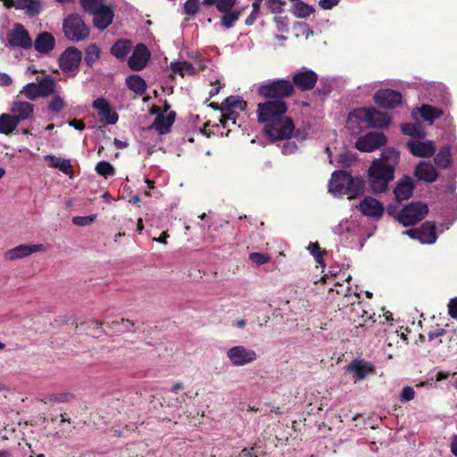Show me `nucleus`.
I'll return each mask as SVG.
<instances>
[{"instance_id": "393cba45", "label": "nucleus", "mask_w": 457, "mask_h": 457, "mask_svg": "<svg viewBox=\"0 0 457 457\" xmlns=\"http://www.w3.org/2000/svg\"><path fill=\"white\" fill-rule=\"evenodd\" d=\"M12 116L17 119L20 123L32 117L34 112V104L25 101H15L12 104Z\"/></svg>"}, {"instance_id": "f257e3e1", "label": "nucleus", "mask_w": 457, "mask_h": 457, "mask_svg": "<svg viewBox=\"0 0 457 457\" xmlns=\"http://www.w3.org/2000/svg\"><path fill=\"white\" fill-rule=\"evenodd\" d=\"M399 159L398 151L386 148L379 158L373 160L368 170V182L374 194L383 193L388 189L389 183L395 179Z\"/></svg>"}, {"instance_id": "dca6fc26", "label": "nucleus", "mask_w": 457, "mask_h": 457, "mask_svg": "<svg viewBox=\"0 0 457 457\" xmlns=\"http://www.w3.org/2000/svg\"><path fill=\"white\" fill-rule=\"evenodd\" d=\"M92 107L97 111L101 121L108 125H114L118 121V113L111 107L110 103L105 98L96 99Z\"/></svg>"}, {"instance_id": "6ab92c4d", "label": "nucleus", "mask_w": 457, "mask_h": 457, "mask_svg": "<svg viewBox=\"0 0 457 457\" xmlns=\"http://www.w3.org/2000/svg\"><path fill=\"white\" fill-rule=\"evenodd\" d=\"M46 247L42 244L19 245L4 253V258L8 261H16L31 255L34 253L43 252Z\"/></svg>"}, {"instance_id": "603ef678", "label": "nucleus", "mask_w": 457, "mask_h": 457, "mask_svg": "<svg viewBox=\"0 0 457 457\" xmlns=\"http://www.w3.org/2000/svg\"><path fill=\"white\" fill-rule=\"evenodd\" d=\"M373 316H374V313L371 314L368 312V314H365V317L361 318V320L363 323H359V325L355 326L354 328L352 330L353 335L359 336L363 331H365L366 330L365 325L369 320H371V322L374 323L376 320L373 319Z\"/></svg>"}, {"instance_id": "0eeeda50", "label": "nucleus", "mask_w": 457, "mask_h": 457, "mask_svg": "<svg viewBox=\"0 0 457 457\" xmlns=\"http://www.w3.org/2000/svg\"><path fill=\"white\" fill-rule=\"evenodd\" d=\"M428 212V207L421 202H413L404 206L397 214V220L404 227L414 225L423 220Z\"/></svg>"}, {"instance_id": "69168bd1", "label": "nucleus", "mask_w": 457, "mask_h": 457, "mask_svg": "<svg viewBox=\"0 0 457 457\" xmlns=\"http://www.w3.org/2000/svg\"><path fill=\"white\" fill-rule=\"evenodd\" d=\"M12 84V78L7 73L0 71V86L9 87Z\"/></svg>"}, {"instance_id": "09e8293b", "label": "nucleus", "mask_w": 457, "mask_h": 457, "mask_svg": "<svg viewBox=\"0 0 457 457\" xmlns=\"http://www.w3.org/2000/svg\"><path fill=\"white\" fill-rule=\"evenodd\" d=\"M262 2L261 0H255L252 4V12L245 20V24L246 26H252L257 20L260 15V8Z\"/></svg>"}, {"instance_id": "e433bc0d", "label": "nucleus", "mask_w": 457, "mask_h": 457, "mask_svg": "<svg viewBox=\"0 0 457 457\" xmlns=\"http://www.w3.org/2000/svg\"><path fill=\"white\" fill-rule=\"evenodd\" d=\"M246 102L240 96H229L225 99L221 104V112L236 111L238 109L244 111L246 108Z\"/></svg>"}, {"instance_id": "473e14b6", "label": "nucleus", "mask_w": 457, "mask_h": 457, "mask_svg": "<svg viewBox=\"0 0 457 457\" xmlns=\"http://www.w3.org/2000/svg\"><path fill=\"white\" fill-rule=\"evenodd\" d=\"M245 11V7H241L238 9H235L229 11L228 12H224L220 18V25L225 29H231L235 23L239 20L243 12Z\"/></svg>"}, {"instance_id": "f03ea898", "label": "nucleus", "mask_w": 457, "mask_h": 457, "mask_svg": "<svg viewBox=\"0 0 457 457\" xmlns=\"http://www.w3.org/2000/svg\"><path fill=\"white\" fill-rule=\"evenodd\" d=\"M257 94L262 98L285 101L295 94L294 85L290 80L277 79L261 84Z\"/></svg>"}, {"instance_id": "0e129e2a", "label": "nucleus", "mask_w": 457, "mask_h": 457, "mask_svg": "<svg viewBox=\"0 0 457 457\" xmlns=\"http://www.w3.org/2000/svg\"><path fill=\"white\" fill-rule=\"evenodd\" d=\"M448 314L453 318H457V298H453L448 303Z\"/></svg>"}, {"instance_id": "4be33fe9", "label": "nucleus", "mask_w": 457, "mask_h": 457, "mask_svg": "<svg viewBox=\"0 0 457 457\" xmlns=\"http://www.w3.org/2000/svg\"><path fill=\"white\" fill-rule=\"evenodd\" d=\"M93 14V25L99 30H104L112 22L114 12L111 6L104 5Z\"/></svg>"}, {"instance_id": "4c0bfd02", "label": "nucleus", "mask_w": 457, "mask_h": 457, "mask_svg": "<svg viewBox=\"0 0 457 457\" xmlns=\"http://www.w3.org/2000/svg\"><path fill=\"white\" fill-rule=\"evenodd\" d=\"M401 131L404 135L419 139L423 138L426 136L424 129L420 127V125L416 123H402Z\"/></svg>"}, {"instance_id": "39448f33", "label": "nucleus", "mask_w": 457, "mask_h": 457, "mask_svg": "<svg viewBox=\"0 0 457 457\" xmlns=\"http://www.w3.org/2000/svg\"><path fill=\"white\" fill-rule=\"evenodd\" d=\"M264 101L257 104L256 114L259 123L265 124L273 121L287 113L288 106L286 101L263 98Z\"/></svg>"}, {"instance_id": "412c9836", "label": "nucleus", "mask_w": 457, "mask_h": 457, "mask_svg": "<svg viewBox=\"0 0 457 457\" xmlns=\"http://www.w3.org/2000/svg\"><path fill=\"white\" fill-rule=\"evenodd\" d=\"M407 147L412 155L417 157H431L436 152V146L433 141H414L410 140L407 143Z\"/></svg>"}, {"instance_id": "ddd939ff", "label": "nucleus", "mask_w": 457, "mask_h": 457, "mask_svg": "<svg viewBox=\"0 0 457 457\" xmlns=\"http://www.w3.org/2000/svg\"><path fill=\"white\" fill-rule=\"evenodd\" d=\"M387 138L382 132H370L361 137L355 143V147L361 152H372L386 145Z\"/></svg>"}, {"instance_id": "cd10ccee", "label": "nucleus", "mask_w": 457, "mask_h": 457, "mask_svg": "<svg viewBox=\"0 0 457 457\" xmlns=\"http://www.w3.org/2000/svg\"><path fill=\"white\" fill-rule=\"evenodd\" d=\"M37 83L40 97L46 98L55 93L57 83L52 76L37 77Z\"/></svg>"}, {"instance_id": "bf43d9fd", "label": "nucleus", "mask_w": 457, "mask_h": 457, "mask_svg": "<svg viewBox=\"0 0 457 457\" xmlns=\"http://www.w3.org/2000/svg\"><path fill=\"white\" fill-rule=\"evenodd\" d=\"M415 396V391L411 386H404L401 392L400 399L402 402H409Z\"/></svg>"}, {"instance_id": "e2e57ef3", "label": "nucleus", "mask_w": 457, "mask_h": 457, "mask_svg": "<svg viewBox=\"0 0 457 457\" xmlns=\"http://www.w3.org/2000/svg\"><path fill=\"white\" fill-rule=\"evenodd\" d=\"M340 0H320L319 6L323 10H330L337 5Z\"/></svg>"}, {"instance_id": "680f3d73", "label": "nucleus", "mask_w": 457, "mask_h": 457, "mask_svg": "<svg viewBox=\"0 0 457 457\" xmlns=\"http://www.w3.org/2000/svg\"><path fill=\"white\" fill-rule=\"evenodd\" d=\"M445 333H446L445 329V328H439V327H438V325H437L436 328H434V329L430 330V331L428 333V341L432 342V341H434L436 337H442V336H444Z\"/></svg>"}, {"instance_id": "a211bd4d", "label": "nucleus", "mask_w": 457, "mask_h": 457, "mask_svg": "<svg viewBox=\"0 0 457 457\" xmlns=\"http://www.w3.org/2000/svg\"><path fill=\"white\" fill-rule=\"evenodd\" d=\"M318 81V75L312 70H305L295 73L292 78L294 88L301 91H309L314 88Z\"/></svg>"}, {"instance_id": "6e6552de", "label": "nucleus", "mask_w": 457, "mask_h": 457, "mask_svg": "<svg viewBox=\"0 0 457 457\" xmlns=\"http://www.w3.org/2000/svg\"><path fill=\"white\" fill-rule=\"evenodd\" d=\"M403 233L425 245H432L437 239L436 224L429 220L423 222L419 228L407 229Z\"/></svg>"}, {"instance_id": "423d86ee", "label": "nucleus", "mask_w": 457, "mask_h": 457, "mask_svg": "<svg viewBox=\"0 0 457 457\" xmlns=\"http://www.w3.org/2000/svg\"><path fill=\"white\" fill-rule=\"evenodd\" d=\"M350 115L363 120L371 128L384 129L389 126L391 122V118L387 113L382 112L374 107L356 109Z\"/></svg>"}, {"instance_id": "49530a36", "label": "nucleus", "mask_w": 457, "mask_h": 457, "mask_svg": "<svg viewBox=\"0 0 457 457\" xmlns=\"http://www.w3.org/2000/svg\"><path fill=\"white\" fill-rule=\"evenodd\" d=\"M96 171L97 174L104 176V178L113 176L115 174L114 167L106 161L99 162L96 166Z\"/></svg>"}, {"instance_id": "72a5a7b5", "label": "nucleus", "mask_w": 457, "mask_h": 457, "mask_svg": "<svg viewBox=\"0 0 457 457\" xmlns=\"http://www.w3.org/2000/svg\"><path fill=\"white\" fill-rule=\"evenodd\" d=\"M19 125L17 119L12 114L3 113L0 115V133L4 135L12 134Z\"/></svg>"}, {"instance_id": "5701e85b", "label": "nucleus", "mask_w": 457, "mask_h": 457, "mask_svg": "<svg viewBox=\"0 0 457 457\" xmlns=\"http://www.w3.org/2000/svg\"><path fill=\"white\" fill-rule=\"evenodd\" d=\"M354 374L355 380L364 379L369 374L375 373V366L364 360H354L347 367Z\"/></svg>"}, {"instance_id": "a18cd8bd", "label": "nucleus", "mask_w": 457, "mask_h": 457, "mask_svg": "<svg viewBox=\"0 0 457 457\" xmlns=\"http://www.w3.org/2000/svg\"><path fill=\"white\" fill-rule=\"evenodd\" d=\"M65 107V102L59 94H54L52 100L47 104V109L54 113H59Z\"/></svg>"}, {"instance_id": "20e7f679", "label": "nucleus", "mask_w": 457, "mask_h": 457, "mask_svg": "<svg viewBox=\"0 0 457 457\" xmlns=\"http://www.w3.org/2000/svg\"><path fill=\"white\" fill-rule=\"evenodd\" d=\"M264 131L272 142L289 139L295 131V123L292 118L284 114L274 119L273 121L265 123Z\"/></svg>"}, {"instance_id": "774afa93", "label": "nucleus", "mask_w": 457, "mask_h": 457, "mask_svg": "<svg viewBox=\"0 0 457 457\" xmlns=\"http://www.w3.org/2000/svg\"><path fill=\"white\" fill-rule=\"evenodd\" d=\"M253 447L250 448H244L239 453V457H258L256 454L253 453Z\"/></svg>"}, {"instance_id": "bb28decb", "label": "nucleus", "mask_w": 457, "mask_h": 457, "mask_svg": "<svg viewBox=\"0 0 457 457\" xmlns=\"http://www.w3.org/2000/svg\"><path fill=\"white\" fill-rule=\"evenodd\" d=\"M175 118L176 112L174 111L170 112L166 116L162 113H158L150 129H154L160 134L167 133L174 123Z\"/></svg>"}, {"instance_id": "4d7b16f0", "label": "nucleus", "mask_w": 457, "mask_h": 457, "mask_svg": "<svg viewBox=\"0 0 457 457\" xmlns=\"http://www.w3.org/2000/svg\"><path fill=\"white\" fill-rule=\"evenodd\" d=\"M265 4L273 13H281L283 12L284 3L280 0H266Z\"/></svg>"}, {"instance_id": "f704fd0d", "label": "nucleus", "mask_w": 457, "mask_h": 457, "mask_svg": "<svg viewBox=\"0 0 457 457\" xmlns=\"http://www.w3.org/2000/svg\"><path fill=\"white\" fill-rule=\"evenodd\" d=\"M451 146L445 145L441 147L434 158L435 164L440 169H446L451 163Z\"/></svg>"}, {"instance_id": "7c9ffc66", "label": "nucleus", "mask_w": 457, "mask_h": 457, "mask_svg": "<svg viewBox=\"0 0 457 457\" xmlns=\"http://www.w3.org/2000/svg\"><path fill=\"white\" fill-rule=\"evenodd\" d=\"M127 87L137 96H143L146 91V82L145 79L137 75L132 74L126 78Z\"/></svg>"}, {"instance_id": "2f4dec72", "label": "nucleus", "mask_w": 457, "mask_h": 457, "mask_svg": "<svg viewBox=\"0 0 457 457\" xmlns=\"http://www.w3.org/2000/svg\"><path fill=\"white\" fill-rule=\"evenodd\" d=\"M419 111L422 119L429 123H433L444 114L442 109L426 104H422Z\"/></svg>"}, {"instance_id": "7ed1b4c3", "label": "nucleus", "mask_w": 457, "mask_h": 457, "mask_svg": "<svg viewBox=\"0 0 457 457\" xmlns=\"http://www.w3.org/2000/svg\"><path fill=\"white\" fill-rule=\"evenodd\" d=\"M62 31L65 37L71 42L84 41L90 34L89 27L77 12L71 13L63 19Z\"/></svg>"}, {"instance_id": "de8ad7c7", "label": "nucleus", "mask_w": 457, "mask_h": 457, "mask_svg": "<svg viewBox=\"0 0 457 457\" xmlns=\"http://www.w3.org/2000/svg\"><path fill=\"white\" fill-rule=\"evenodd\" d=\"M308 250L313 255L317 263H319L322 267H325V262L323 260V255L326 253L325 250H321L320 245L317 242H311L309 244Z\"/></svg>"}, {"instance_id": "f8f14e48", "label": "nucleus", "mask_w": 457, "mask_h": 457, "mask_svg": "<svg viewBox=\"0 0 457 457\" xmlns=\"http://www.w3.org/2000/svg\"><path fill=\"white\" fill-rule=\"evenodd\" d=\"M403 95L394 89H379L374 95V102L381 108L395 109L402 104Z\"/></svg>"}, {"instance_id": "1a4fd4ad", "label": "nucleus", "mask_w": 457, "mask_h": 457, "mask_svg": "<svg viewBox=\"0 0 457 457\" xmlns=\"http://www.w3.org/2000/svg\"><path fill=\"white\" fill-rule=\"evenodd\" d=\"M82 61V52L76 46H68L59 56L58 64L63 72L77 71Z\"/></svg>"}, {"instance_id": "37998d69", "label": "nucleus", "mask_w": 457, "mask_h": 457, "mask_svg": "<svg viewBox=\"0 0 457 457\" xmlns=\"http://www.w3.org/2000/svg\"><path fill=\"white\" fill-rule=\"evenodd\" d=\"M72 397L71 394L68 393H60V394H52L45 395L41 402L45 404L53 403H66Z\"/></svg>"}, {"instance_id": "8fccbe9b", "label": "nucleus", "mask_w": 457, "mask_h": 457, "mask_svg": "<svg viewBox=\"0 0 457 457\" xmlns=\"http://www.w3.org/2000/svg\"><path fill=\"white\" fill-rule=\"evenodd\" d=\"M96 214L88 216H75L72 218V223L79 227H85L91 225L96 220Z\"/></svg>"}, {"instance_id": "9b49d317", "label": "nucleus", "mask_w": 457, "mask_h": 457, "mask_svg": "<svg viewBox=\"0 0 457 457\" xmlns=\"http://www.w3.org/2000/svg\"><path fill=\"white\" fill-rule=\"evenodd\" d=\"M8 44L12 47H20L25 50L31 48L32 39L21 23H15L12 29L7 34Z\"/></svg>"}, {"instance_id": "c85d7f7f", "label": "nucleus", "mask_w": 457, "mask_h": 457, "mask_svg": "<svg viewBox=\"0 0 457 457\" xmlns=\"http://www.w3.org/2000/svg\"><path fill=\"white\" fill-rule=\"evenodd\" d=\"M132 48V42L129 39L120 38L118 39L112 46L110 53L118 60L123 61L126 59Z\"/></svg>"}, {"instance_id": "052dcab7", "label": "nucleus", "mask_w": 457, "mask_h": 457, "mask_svg": "<svg viewBox=\"0 0 457 457\" xmlns=\"http://www.w3.org/2000/svg\"><path fill=\"white\" fill-rule=\"evenodd\" d=\"M58 170L66 175H71L73 173L70 160L62 159L58 166Z\"/></svg>"}, {"instance_id": "4468645a", "label": "nucleus", "mask_w": 457, "mask_h": 457, "mask_svg": "<svg viewBox=\"0 0 457 457\" xmlns=\"http://www.w3.org/2000/svg\"><path fill=\"white\" fill-rule=\"evenodd\" d=\"M151 53L143 43L136 45L131 56L128 60V65L134 71H142L149 62Z\"/></svg>"}, {"instance_id": "aec40b11", "label": "nucleus", "mask_w": 457, "mask_h": 457, "mask_svg": "<svg viewBox=\"0 0 457 457\" xmlns=\"http://www.w3.org/2000/svg\"><path fill=\"white\" fill-rule=\"evenodd\" d=\"M359 209L365 216L379 219L385 212L383 204L371 196H366L359 204Z\"/></svg>"}, {"instance_id": "ea45409f", "label": "nucleus", "mask_w": 457, "mask_h": 457, "mask_svg": "<svg viewBox=\"0 0 457 457\" xmlns=\"http://www.w3.org/2000/svg\"><path fill=\"white\" fill-rule=\"evenodd\" d=\"M170 69L173 73H178L181 77L195 73V67L187 62H170Z\"/></svg>"}, {"instance_id": "9d476101", "label": "nucleus", "mask_w": 457, "mask_h": 457, "mask_svg": "<svg viewBox=\"0 0 457 457\" xmlns=\"http://www.w3.org/2000/svg\"><path fill=\"white\" fill-rule=\"evenodd\" d=\"M227 357L233 366H244L256 361L257 353L253 349L237 345L227 351Z\"/></svg>"}, {"instance_id": "6e6d98bb", "label": "nucleus", "mask_w": 457, "mask_h": 457, "mask_svg": "<svg viewBox=\"0 0 457 457\" xmlns=\"http://www.w3.org/2000/svg\"><path fill=\"white\" fill-rule=\"evenodd\" d=\"M352 318L355 320V318H361L365 317V314H368V311L364 309V304L361 302H358L356 304L352 303Z\"/></svg>"}, {"instance_id": "2eb2a0df", "label": "nucleus", "mask_w": 457, "mask_h": 457, "mask_svg": "<svg viewBox=\"0 0 457 457\" xmlns=\"http://www.w3.org/2000/svg\"><path fill=\"white\" fill-rule=\"evenodd\" d=\"M338 176L345 178V181H346L344 195H347L348 199H353L363 193L364 185L361 179L353 177L345 170H335L334 177L337 178Z\"/></svg>"}, {"instance_id": "c756f323", "label": "nucleus", "mask_w": 457, "mask_h": 457, "mask_svg": "<svg viewBox=\"0 0 457 457\" xmlns=\"http://www.w3.org/2000/svg\"><path fill=\"white\" fill-rule=\"evenodd\" d=\"M14 7L18 10H25L29 16L39 14L42 10L40 0H16Z\"/></svg>"}, {"instance_id": "3c124183", "label": "nucleus", "mask_w": 457, "mask_h": 457, "mask_svg": "<svg viewBox=\"0 0 457 457\" xmlns=\"http://www.w3.org/2000/svg\"><path fill=\"white\" fill-rule=\"evenodd\" d=\"M199 0H187L184 4V12L189 16L195 15L199 11Z\"/></svg>"}, {"instance_id": "f3484780", "label": "nucleus", "mask_w": 457, "mask_h": 457, "mask_svg": "<svg viewBox=\"0 0 457 457\" xmlns=\"http://www.w3.org/2000/svg\"><path fill=\"white\" fill-rule=\"evenodd\" d=\"M414 189L415 184L413 179L410 176L404 175L396 182L393 189L395 202L402 203L410 199L413 195Z\"/></svg>"}, {"instance_id": "a878e982", "label": "nucleus", "mask_w": 457, "mask_h": 457, "mask_svg": "<svg viewBox=\"0 0 457 457\" xmlns=\"http://www.w3.org/2000/svg\"><path fill=\"white\" fill-rule=\"evenodd\" d=\"M35 50L40 54L50 53L55 46L54 37L49 32H41L34 41Z\"/></svg>"}, {"instance_id": "79ce46f5", "label": "nucleus", "mask_w": 457, "mask_h": 457, "mask_svg": "<svg viewBox=\"0 0 457 457\" xmlns=\"http://www.w3.org/2000/svg\"><path fill=\"white\" fill-rule=\"evenodd\" d=\"M104 0H79L83 10L89 14H92L104 7Z\"/></svg>"}, {"instance_id": "b1692460", "label": "nucleus", "mask_w": 457, "mask_h": 457, "mask_svg": "<svg viewBox=\"0 0 457 457\" xmlns=\"http://www.w3.org/2000/svg\"><path fill=\"white\" fill-rule=\"evenodd\" d=\"M414 175L419 180H423L427 183H433L438 178V173L436 168L427 162H420L417 164Z\"/></svg>"}, {"instance_id": "864d4df0", "label": "nucleus", "mask_w": 457, "mask_h": 457, "mask_svg": "<svg viewBox=\"0 0 457 457\" xmlns=\"http://www.w3.org/2000/svg\"><path fill=\"white\" fill-rule=\"evenodd\" d=\"M249 260L258 265H262V264L270 262V256L266 253L254 252V253H250Z\"/></svg>"}, {"instance_id": "a19ab883", "label": "nucleus", "mask_w": 457, "mask_h": 457, "mask_svg": "<svg viewBox=\"0 0 457 457\" xmlns=\"http://www.w3.org/2000/svg\"><path fill=\"white\" fill-rule=\"evenodd\" d=\"M293 8V13L295 16L302 19L310 17L315 12V9L312 5H309L299 0L296 1Z\"/></svg>"}, {"instance_id": "58836bf2", "label": "nucleus", "mask_w": 457, "mask_h": 457, "mask_svg": "<svg viewBox=\"0 0 457 457\" xmlns=\"http://www.w3.org/2000/svg\"><path fill=\"white\" fill-rule=\"evenodd\" d=\"M101 50L96 44L88 45L85 49L84 62L88 67H92L100 58Z\"/></svg>"}, {"instance_id": "338daca9", "label": "nucleus", "mask_w": 457, "mask_h": 457, "mask_svg": "<svg viewBox=\"0 0 457 457\" xmlns=\"http://www.w3.org/2000/svg\"><path fill=\"white\" fill-rule=\"evenodd\" d=\"M297 146L295 143H286L283 145L282 153L284 154H291L296 150Z\"/></svg>"}, {"instance_id": "c9c22d12", "label": "nucleus", "mask_w": 457, "mask_h": 457, "mask_svg": "<svg viewBox=\"0 0 457 457\" xmlns=\"http://www.w3.org/2000/svg\"><path fill=\"white\" fill-rule=\"evenodd\" d=\"M334 176L335 171H333L328 182V191L336 196L344 195V193H345L346 181H345V178L340 176L335 178Z\"/></svg>"}, {"instance_id": "c03bdc74", "label": "nucleus", "mask_w": 457, "mask_h": 457, "mask_svg": "<svg viewBox=\"0 0 457 457\" xmlns=\"http://www.w3.org/2000/svg\"><path fill=\"white\" fill-rule=\"evenodd\" d=\"M20 93L31 101H35L36 99L40 97L37 83L34 82L28 83L27 85H25Z\"/></svg>"}, {"instance_id": "13d9d810", "label": "nucleus", "mask_w": 457, "mask_h": 457, "mask_svg": "<svg viewBox=\"0 0 457 457\" xmlns=\"http://www.w3.org/2000/svg\"><path fill=\"white\" fill-rule=\"evenodd\" d=\"M111 325L114 327L123 325L124 328L120 329V331L125 333L132 330V328L134 327V322L128 319H120V320L112 321Z\"/></svg>"}, {"instance_id": "5fc2aeb1", "label": "nucleus", "mask_w": 457, "mask_h": 457, "mask_svg": "<svg viewBox=\"0 0 457 457\" xmlns=\"http://www.w3.org/2000/svg\"><path fill=\"white\" fill-rule=\"evenodd\" d=\"M236 4L237 0H219L216 8L220 12L224 13L232 11Z\"/></svg>"}]
</instances>
